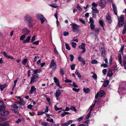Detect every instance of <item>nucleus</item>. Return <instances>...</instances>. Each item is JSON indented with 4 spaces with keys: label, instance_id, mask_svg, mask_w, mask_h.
Listing matches in <instances>:
<instances>
[{
    "label": "nucleus",
    "instance_id": "1",
    "mask_svg": "<svg viewBox=\"0 0 126 126\" xmlns=\"http://www.w3.org/2000/svg\"><path fill=\"white\" fill-rule=\"evenodd\" d=\"M24 20L26 22L27 25L32 27L34 24L33 23V17L29 15H26L24 16Z\"/></svg>",
    "mask_w": 126,
    "mask_h": 126
},
{
    "label": "nucleus",
    "instance_id": "2",
    "mask_svg": "<svg viewBox=\"0 0 126 126\" xmlns=\"http://www.w3.org/2000/svg\"><path fill=\"white\" fill-rule=\"evenodd\" d=\"M118 24L120 27H121L124 25L125 23V20L124 19V16L121 15L120 17L118 16Z\"/></svg>",
    "mask_w": 126,
    "mask_h": 126
},
{
    "label": "nucleus",
    "instance_id": "3",
    "mask_svg": "<svg viewBox=\"0 0 126 126\" xmlns=\"http://www.w3.org/2000/svg\"><path fill=\"white\" fill-rule=\"evenodd\" d=\"M10 109L13 111V112L15 114H17L18 113V111L17 109L18 107L16 104H14L10 106L9 107Z\"/></svg>",
    "mask_w": 126,
    "mask_h": 126
},
{
    "label": "nucleus",
    "instance_id": "4",
    "mask_svg": "<svg viewBox=\"0 0 126 126\" xmlns=\"http://www.w3.org/2000/svg\"><path fill=\"white\" fill-rule=\"evenodd\" d=\"M49 67L52 68V70L54 71L56 68V62L53 59L51 61V63L49 65Z\"/></svg>",
    "mask_w": 126,
    "mask_h": 126
},
{
    "label": "nucleus",
    "instance_id": "5",
    "mask_svg": "<svg viewBox=\"0 0 126 126\" xmlns=\"http://www.w3.org/2000/svg\"><path fill=\"white\" fill-rule=\"evenodd\" d=\"M38 76L36 75H33L31 78L30 83H32L36 82L38 80Z\"/></svg>",
    "mask_w": 126,
    "mask_h": 126
},
{
    "label": "nucleus",
    "instance_id": "6",
    "mask_svg": "<svg viewBox=\"0 0 126 126\" xmlns=\"http://www.w3.org/2000/svg\"><path fill=\"white\" fill-rule=\"evenodd\" d=\"M92 13L93 16L94 17H95V13H98L99 11L95 7H92Z\"/></svg>",
    "mask_w": 126,
    "mask_h": 126
},
{
    "label": "nucleus",
    "instance_id": "7",
    "mask_svg": "<svg viewBox=\"0 0 126 126\" xmlns=\"http://www.w3.org/2000/svg\"><path fill=\"white\" fill-rule=\"evenodd\" d=\"M104 94V92L103 90H101L99 92H98L95 95V98H97L99 95L100 97H102Z\"/></svg>",
    "mask_w": 126,
    "mask_h": 126
},
{
    "label": "nucleus",
    "instance_id": "8",
    "mask_svg": "<svg viewBox=\"0 0 126 126\" xmlns=\"http://www.w3.org/2000/svg\"><path fill=\"white\" fill-rule=\"evenodd\" d=\"M71 25L74 32H76L79 31V30L78 29L79 27L77 25L74 23L72 24Z\"/></svg>",
    "mask_w": 126,
    "mask_h": 126
},
{
    "label": "nucleus",
    "instance_id": "9",
    "mask_svg": "<svg viewBox=\"0 0 126 126\" xmlns=\"http://www.w3.org/2000/svg\"><path fill=\"white\" fill-rule=\"evenodd\" d=\"M85 44L84 43H82L81 45H80L79 46V48L80 49H82V53H83L85 52L86 51L85 47Z\"/></svg>",
    "mask_w": 126,
    "mask_h": 126
},
{
    "label": "nucleus",
    "instance_id": "10",
    "mask_svg": "<svg viewBox=\"0 0 126 126\" xmlns=\"http://www.w3.org/2000/svg\"><path fill=\"white\" fill-rule=\"evenodd\" d=\"M99 5L102 8L104 7L106 5V1L105 0H100L99 3Z\"/></svg>",
    "mask_w": 126,
    "mask_h": 126
},
{
    "label": "nucleus",
    "instance_id": "11",
    "mask_svg": "<svg viewBox=\"0 0 126 126\" xmlns=\"http://www.w3.org/2000/svg\"><path fill=\"white\" fill-rule=\"evenodd\" d=\"M36 89L34 86H32L31 88L29 94H35L36 93Z\"/></svg>",
    "mask_w": 126,
    "mask_h": 126
},
{
    "label": "nucleus",
    "instance_id": "12",
    "mask_svg": "<svg viewBox=\"0 0 126 126\" xmlns=\"http://www.w3.org/2000/svg\"><path fill=\"white\" fill-rule=\"evenodd\" d=\"M1 53L2 54L4 57L6 58L13 59H14V58L13 56H10L8 55L7 53L5 51L1 52Z\"/></svg>",
    "mask_w": 126,
    "mask_h": 126
},
{
    "label": "nucleus",
    "instance_id": "13",
    "mask_svg": "<svg viewBox=\"0 0 126 126\" xmlns=\"http://www.w3.org/2000/svg\"><path fill=\"white\" fill-rule=\"evenodd\" d=\"M112 8L115 14L117 15V9L116 5L114 3L112 4Z\"/></svg>",
    "mask_w": 126,
    "mask_h": 126
},
{
    "label": "nucleus",
    "instance_id": "14",
    "mask_svg": "<svg viewBox=\"0 0 126 126\" xmlns=\"http://www.w3.org/2000/svg\"><path fill=\"white\" fill-rule=\"evenodd\" d=\"M30 32V31L26 28H24L22 30V33L26 36Z\"/></svg>",
    "mask_w": 126,
    "mask_h": 126
},
{
    "label": "nucleus",
    "instance_id": "15",
    "mask_svg": "<svg viewBox=\"0 0 126 126\" xmlns=\"http://www.w3.org/2000/svg\"><path fill=\"white\" fill-rule=\"evenodd\" d=\"M54 82L55 83L57 86H59L60 81L59 79L56 77H54L53 78Z\"/></svg>",
    "mask_w": 126,
    "mask_h": 126
},
{
    "label": "nucleus",
    "instance_id": "16",
    "mask_svg": "<svg viewBox=\"0 0 126 126\" xmlns=\"http://www.w3.org/2000/svg\"><path fill=\"white\" fill-rule=\"evenodd\" d=\"M31 36H28L26 38V39L25 40H24L23 41V43H29L30 42V41L31 40Z\"/></svg>",
    "mask_w": 126,
    "mask_h": 126
},
{
    "label": "nucleus",
    "instance_id": "17",
    "mask_svg": "<svg viewBox=\"0 0 126 126\" xmlns=\"http://www.w3.org/2000/svg\"><path fill=\"white\" fill-rule=\"evenodd\" d=\"M100 51L101 56L103 57H105L106 55L105 49L101 50Z\"/></svg>",
    "mask_w": 126,
    "mask_h": 126
},
{
    "label": "nucleus",
    "instance_id": "18",
    "mask_svg": "<svg viewBox=\"0 0 126 126\" xmlns=\"http://www.w3.org/2000/svg\"><path fill=\"white\" fill-rule=\"evenodd\" d=\"M78 59L79 61L80 62H81V63L83 64L84 65L85 64V61L83 60V58L80 56H79L78 57Z\"/></svg>",
    "mask_w": 126,
    "mask_h": 126
},
{
    "label": "nucleus",
    "instance_id": "19",
    "mask_svg": "<svg viewBox=\"0 0 126 126\" xmlns=\"http://www.w3.org/2000/svg\"><path fill=\"white\" fill-rule=\"evenodd\" d=\"M9 113L8 111H6L0 113V114L1 116H4L8 115Z\"/></svg>",
    "mask_w": 126,
    "mask_h": 126
},
{
    "label": "nucleus",
    "instance_id": "20",
    "mask_svg": "<svg viewBox=\"0 0 126 126\" xmlns=\"http://www.w3.org/2000/svg\"><path fill=\"white\" fill-rule=\"evenodd\" d=\"M107 20L108 22L110 24L111 23L112 21L111 19V17L109 14H108L107 16Z\"/></svg>",
    "mask_w": 126,
    "mask_h": 126
},
{
    "label": "nucleus",
    "instance_id": "21",
    "mask_svg": "<svg viewBox=\"0 0 126 126\" xmlns=\"http://www.w3.org/2000/svg\"><path fill=\"white\" fill-rule=\"evenodd\" d=\"M123 64L125 69H126V56H124L123 58Z\"/></svg>",
    "mask_w": 126,
    "mask_h": 126
},
{
    "label": "nucleus",
    "instance_id": "22",
    "mask_svg": "<svg viewBox=\"0 0 126 126\" xmlns=\"http://www.w3.org/2000/svg\"><path fill=\"white\" fill-rule=\"evenodd\" d=\"M99 49L100 50L105 49L104 44L103 43H100Z\"/></svg>",
    "mask_w": 126,
    "mask_h": 126
},
{
    "label": "nucleus",
    "instance_id": "23",
    "mask_svg": "<svg viewBox=\"0 0 126 126\" xmlns=\"http://www.w3.org/2000/svg\"><path fill=\"white\" fill-rule=\"evenodd\" d=\"M118 58L120 64L121 65H122V62L121 56L120 54H118Z\"/></svg>",
    "mask_w": 126,
    "mask_h": 126
},
{
    "label": "nucleus",
    "instance_id": "24",
    "mask_svg": "<svg viewBox=\"0 0 126 126\" xmlns=\"http://www.w3.org/2000/svg\"><path fill=\"white\" fill-rule=\"evenodd\" d=\"M41 71V69H36L34 70L33 71V73L35 75L37 73H40Z\"/></svg>",
    "mask_w": 126,
    "mask_h": 126
},
{
    "label": "nucleus",
    "instance_id": "25",
    "mask_svg": "<svg viewBox=\"0 0 126 126\" xmlns=\"http://www.w3.org/2000/svg\"><path fill=\"white\" fill-rule=\"evenodd\" d=\"M61 94V92L60 90H56L55 93V95L56 96L59 97Z\"/></svg>",
    "mask_w": 126,
    "mask_h": 126
},
{
    "label": "nucleus",
    "instance_id": "26",
    "mask_svg": "<svg viewBox=\"0 0 126 126\" xmlns=\"http://www.w3.org/2000/svg\"><path fill=\"white\" fill-rule=\"evenodd\" d=\"M83 91L85 93H88L90 92V90L88 88H84L83 89Z\"/></svg>",
    "mask_w": 126,
    "mask_h": 126
},
{
    "label": "nucleus",
    "instance_id": "27",
    "mask_svg": "<svg viewBox=\"0 0 126 126\" xmlns=\"http://www.w3.org/2000/svg\"><path fill=\"white\" fill-rule=\"evenodd\" d=\"M75 74H76L78 76V77L80 79L81 78V76L80 74V73L77 70H76L75 72Z\"/></svg>",
    "mask_w": 126,
    "mask_h": 126
},
{
    "label": "nucleus",
    "instance_id": "28",
    "mask_svg": "<svg viewBox=\"0 0 126 126\" xmlns=\"http://www.w3.org/2000/svg\"><path fill=\"white\" fill-rule=\"evenodd\" d=\"M126 32V23L125 24L124 27L123 29V31L122 32V34H124Z\"/></svg>",
    "mask_w": 126,
    "mask_h": 126
},
{
    "label": "nucleus",
    "instance_id": "29",
    "mask_svg": "<svg viewBox=\"0 0 126 126\" xmlns=\"http://www.w3.org/2000/svg\"><path fill=\"white\" fill-rule=\"evenodd\" d=\"M43 16L41 14H38L36 15L37 18L38 19H40Z\"/></svg>",
    "mask_w": 126,
    "mask_h": 126
},
{
    "label": "nucleus",
    "instance_id": "30",
    "mask_svg": "<svg viewBox=\"0 0 126 126\" xmlns=\"http://www.w3.org/2000/svg\"><path fill=\"white\" fill-rule=\"evenodd\" d=\"M49 5L53 8H56L58 7L57 5L55 3H52L50 4Z\"/></svg>",
    "mask_w": 126,
    "mask_h": 126
},
{
    "label": "nucleus",
    "instance_id": "31",
    "mask_svg": "<svg viewBox=\"0 0 126 126\" xmlns=\"http://www.w3.org/2000/svg\"><path fill=\"white\" fill-rule=\"evenodd\" d=\"M113 75V73L112 71L111 70H109V73L108 74V76L109 77H111Z\"/></svg>",
    "mask_w": 126,
    "mask_h": 126
},
{
    "label": "nucleus",
    "instance_id": "32",
    "mask_svg": "<svg viewBox=\"0 0 126 126\" xmlns=\"http://www.w3.org/2000/svg\"><path fill=\"white\" fill-rule=\"evenodd\" d=\"M19 103L20 104H25V103L24 101V100L23 98H21L19 99Z\"/></svg>",
    "mask_w": 126,
    "mask_h": 126
},
{
    "label": "nucleus",
    "instance_id": "33",
    "mask_svg": "<svg viewBox=\"0 0 126 126\" xmlns=\"http://www.w3.org/2000/svg\"><path fill=\"white\" fill-rule=\"evenodd\" d=\"M109 81L108 80H106L105 81L103 84L104 87H106L109 84Z\"/></svg>",
    "mask_w": 126,
    "mask_h": 126
},
{
    "label": "nucleus",
    "instance_id": "34",
    "mask_svg": "<svg viewBox=\"0 0 126 126\" xmlns=\"http://www.w3.org/2000/svg\"><path fill=\"white\" fill-rule=\"evenodd\" d=\"M41 21V23H43L45 21V20H46V19L43 16L41 18V19H40Z\"/></svg>",
    "mask_w": 126,
    "mask_h": 126
},
{
    "label": "nucleus",
    "instance_id": "35",
    "mask_svg": "<svg viewBox=\"0 0 126 126\" xmlns=\"http://www.w3.org/2000/svg\"><path fill=\"white\" fill-rule=\"evenodd\" d=\"M28 60L27 59H24L22 61V63L24 65H25L26 64V63H27Z\"/></svg>",
    "mask_w": 126,
    "mask_h": 126
},
{
    "label": "nucleus",
    "instance_id": "36",
    "mask_svg": "<svg viewBox=\"0 0 126 126\" xmlns=\"http://www.w3.org/2000/svg\"><path fill=\"white\" fill-rule=\"evenodd\" d=\"M65 44L66 49L69 50H70V48L69 45L66 43H65Z\"/></svg>",
    "mask_w": 126,
    "mask_h": 126
},
{
    "label": "nucleus",
    "instance_id": "37",
    "mask_svg": "<svg viewBox=\"0 0 126 126\" xmlns=\"http://www.w3.org/2000/svg\"><path fill=\"white\" fill-rule=\"evenodd\" d=\"M0 126H9V125L6 123H5L3 124L0 123Z\"/></svg>",
    "mask_w": 126,
    "mask_h": 126
},
{
    "label": "nucleus",
    "instance_id": "38",
    "mask_svg": "<svg viewBox=\"0 0 126 126\" xmlns=\"http://www.w3.org/2000/svg\"><path fill=\"white\" fill-rule=\"evenodd\" d=\"M6 85H2L0 86V90L1 91H2L4 89V88L5 87Z\"/></svg>",
    "mask_w": 126,
    "mask_h": 126
},
{
    "label": "nucleus",
    "instance_id": "39",
    "mask_svg": "<svg viewBox=\"0 0 126 126\" xmlns=\"http://www.w3.org/2000/svg\"><path fill=\"white\" fill-rule=\"evenodd\" d=\"M70 110H72L74 111H77V110L76 109L75 107L73 106H71L70 108Z\"/></svg>",
    "mask_w": 126,
    "mask_h": 126
},
{
    "label": "nucleus",
    "instance_id": "40",
    "mask_svg": "<svg viewBox=\"0 0 126 126\" xmlns=\"http://www.w3.org/2000/svg\"><path fill=\"white\" fill-rule=\"evenodd\" d=\"M94 104H93L91 106H90V108H89V109H90V110L89 112H91L92 111L93 109L94 108Z\"/></svg>",
    "mask_w": 126,
    "mask_h": 126
},
{
    "label": "nucleus",
    "instance_id": "41",
    "mask_svg": "<svg viewBox=\"0 0 126 126\" xmlns=\"http://www.w3.org/2000/svg\"><path fill=\"white\" fill-rule=\"evenodd\" d=\"M71 45L73 48H75L76 46V43L74 42H72L71 43Z\"/></svg>",
    "mask_w": 126,
    "mask_h": 126
},
{
    "label": "nucleus",
    "instance_id": "42",
    "mask_svg": "<svg viewBox=\"0 0 126 126\" xmlns=\"http://www.w3.org/2000/svg\"><path fill=\"white\" fill-rule=\"evenodd\" d=\"M91 63L92 64H94L97 63L98 62L96 60L94 59L92 61Z\"/></svg>",
    "mask_w": 126,
    "mask_h": 126
},
{
    "label": "nucleus",
    "instance_id": "43",
    "mask_svg": "<svg viewBox=\"0 0 126 126\" xmlns=\"http://www.w3.org/2000/svg\"><path fill=\"white\" fill-rule=\"evenodd\" d=\"M26 36L25 35H23L21 36L20 37V40H23L25 38Z\"/></svg>",
    "mask_w": 126,
    "mask_h": 126
},
{
    "label": "nucleus",
    "instance_id": "44",
    "mask_svg": "<svg viewBox=\"0 0 126 126\" xmlns=\"http://www.w3.org/2000/svg\"><path fill=\"white\" fill-rule=\"evenodd\" d=\"M36 37V36L34 35L32 37L31 41V43H33V42L35 40Z\"/></svg>",
    "mask_w": 126,
    "mask_h": 126
},
{
    "label": "nucleus",
    "instance_id": "45",
    "mask_svg": "<svg viewBox=\"0 0 126 126\" xmlns=\"http://www.w3.org/2000/svg\"><path fill=\"white\" fill-rule=\"evenodd\" d=\"M91 112L89 111L88 113L87 114V115L85 117V118L86 119H88L89 118L91 115Z\"/></svg>",
    "mask_w": 126,
    "mask_h": 126
},
{
    "label": "nucleus",
    "instance_id": "46",
    "mask_svg": "<svg viewBox=\"0 0 126 126\" xmlns=\"http://www.w3.org/2000/svg\"><path fill=\"white\" fill-rule=\"evenodd\" d=\"M75 64H72L70 66V67L72 70H74L75 69Z\"/></svg>",
    "mask_w": 126,
    "mask_h": 126
},
{
    "label": "nucleus",
    "instance_id": "47",
    "mask_svg": "<svg viewBox=\"0 0 126 126\" xmlns=\"http://www.w3.org/2000/svg\"><path fill=\"white\" fill-rule=\"evenodd\" d=\"M94 24V23H91L90 24V27L92 30H93L95 27Z\"/></svg>",
    "mask_w": 126,
    "mask_h": 126
},
{
    "label": "nucleus",
    "instance_id": "48",
    "mask_svg": "<svg viewBox=\"0 0 126 126\" xmlns=\"http://www.w3.org/2000/svg\"><path fill=\"white\" fill-rule=\"evenodd\" d=\"M70 60L71 62H72L73 61L74 58V56L73 55L70 54Z\"/></svg>",
    "mask_w": 126,
    "mask_h": 126
},
{
    "label": "nucleus",
    "instance_id": "49",
    "mask_svg": "<svg viewBox=\"0 0 126 126\" xmlns=\"http://www.w3.org/2000/svg\"><path fill=\"white\" fill-rule=\"evenodd\" d=\"M46 120H47V121H48L52 123H53L54 122L52 118H51L50 119L49 118H47V119Z\"/></svg>",
    "mask_w": 126,
    "mask_h": 126
},
{
    "label": "nucleus",
    "instance_id": "50",
    "mask_svg": "<svg viewBox=\"0 0 126 126\" xmlns=\"http://www.w3.org/2000/svg\"><path fill=\"white\" fill-rule=\"evenodd\" d=\"M92 77L94 79H97V76L95 73L93 74V75L92 76Z\"/></svg>",
    "mask_w": 126,
    "mask_h": 126
},
{
    "label": "nucleus",
    "instance_id": "51",
    "mask_svg": "<svg viewBox=\"0 0 126 126\" xmlns=\"http://www.w3.org/2000/svg\"><path fill=\"white\" fill-rule=\"evenodd\" d=\"M72 89L74 91L76 92H78L80 90V89L79 88L77 89L75 88H73Z\"/></svg>",
    "mask_w": 126,
    "mask_h": 126
},
{
    "label": "nucleus",
    "instance_id": "52",
    "mask_svg": "<svg viewBox=\"0 0 126 126\" xmlns=\"http://www.w3.org/2000/svg\"><path fill=\"white\" fill-rule=\"evenodd\" d=\"M1 108H0V111H2L3 110H5V107L4 106H2L1 107Z\"/></svg>",
    "mask_w": 126,
    "mask_h": 126
},
{
    "label": "nucleus",
    "instance_id": "53",
    "mask_svg": "<svg viewBox=\"0 0 126 126\" xmlns=\"http://www.w3.org/2000/svg\"><path fill=\"white\" fill-rule=\"evenodd\" d=\"M99 23L102 27H103L104 26V24L102 21L100 20L99 21Z\"/></svg>",
    "mask_w": 126,
    "mask_h": 126
},
{
    "label": "nucleus",
    "instance_id": "54",
    "mask_svg": "<svg viewBox=\"0 0 126 126\" xmlns=\"http://www.w3.org/2000/svg\"><path fill=\"white\" fill-rule=\"evenodd\" d=\"M72 120H69V121H68L67 122V124L68 126L70 125V124H71V123H72Z\"/></svg>",
    "mask_w": 126,
    "mask_h": 126
},
{
    "label": "nucleus",
    "instance_id": "55",
    "mask_svg": "<svg viewBox=\"0 0 126 126\" xmlns=\"http://www.w3.org/2000/svg\"><path fill=\"white\" fill-rule=\"evenodd\" d=\"M124 49V47H121L120 50L119 52L120 53H122V54H123V51Z\"/></svg>",
    "mask_w": 126,
    "mask_h": 126
},
{
    "label": "nucleus",
    "instance_id": "56",
    "mask_svg": "<svg viewBox=\"0 0 126 126\" xmlns=\"http://www.w3.org/2000/svg\"><path fill=\"white\" fill-rule=\"evenodd\" d=\"M44 113H45V112H44V111H43L42 112H37V115L38 116L41 115H42Z\"/></svg>",
    "mask_w": 126,
    "mask_h": 126
},
{
    "label": "nucleus",
    "instance_id": "57",
    "mask_svg": "<svg viewBox=\"0 0 126 126\" xmlns=\"http://www.w3.org/2000/svg\"><path fill=\"white\" fill-rule=\"evenodd\" d=\"M39 41H37L34 42H33L32 44H35L36 45H38L39 44Z\"/></svg>",
    "mask_w": 126,
    "mask_h": 126
},
{
    "label": "nucleus",
    "instance_id": "58",
    "mask_svg": "<svg viewBox=\"0 0 126 126\" xmlns=\"http://www.w3.org/2000/svg\"><path fill=\"white\" fill-rule=\"evenodd\" d=\"M77 8L80 11H82V9L79 6V5H77Z\"/></svg>",
    "mask_w": 126,
    "mask_h": 126
},
{
    "label": "nucleus",
    "instance_id": "59",
    "mask_svg": "<svg viewBox=\"0 0 126 126\" xmlns=\"http://www.w3.org/2000/svg\"><path fill=\"white\" fill-rule=\"evenodd\" d=\"M39 57L38 56H35L34 57V60L33 61L34 62H34H36V61L37 60V59H39Z\"/></svg>",
    "mask_w": 126,
    "mask_h": 126
},
{
    "label": "nucleus",
    "instance_id": "60",
    "mask_svg": "<svg viewBox=\"0 0 126 126\" xmlns=\"http://www.w3.org/2000/svg\"><path fill=\"white\" fill-rule=\"evenodd\" d=\"M107 72V70L106 69H104L102 71V73L104 75L106 74Z\"/></svg>",
    "mask_w": 126,
    "mask_h": 126
},
{
    "label": "nucleus",
    "instance_id": "61",
    "mask_svg": "<svg viewBox=\"0 0 126 126\" xmlns=\"http://www.w3.org/2000/svg\"><path fill=\"white\" fill-rule=\"evenodd\" d=\"M64 69L63 68L61 69L60 70V73L62 75H63L64 73Z\"/></svg>",
    "mask_w": 126,
    "mask_h": 126
},
{
    "label": "nucleus",
    "instance_id": "62",
    "mask_svg": "<svg viewBox=\"0 0 126 126\" xmlns=\"http://www.w3.org/2000/svg\"><path fill=\"white\" fill-rule=\"evenodd\" d=\"M37 64L38 66H39L41 64L40 60L39 59L38 60V61L37 62Z\"/></svg>",
    "mask_w": 126,
    "mask_h": 126
},
{
    "label": "nucleus",
    "instance_id": "63",
    "mask_svg": "<svg viewBox=\"0 0 126 126\" xmlns=\"http://www.w3.org/2000/svg\"><path fill=\"white\" fill-rule=\"evenodd\" d=\"M101 65V66H103L105 67H107L108 66L107 64L106 63L102 64Z\"/></svg>",
    "mask_w": 126,
    "mask_h": 126
},
{
    "label": "nucleus",
    "instance_id": "64",
    "mask_svg": "<svg viewBox=\"0 0 126 126\" xmlns=\"http://www.w3.org/2000/svg\"><path fill=\"white\" fill-rule=\"evenodd\" d=\"M68 126L67 123H65L62 124L61 125V126Z\"/></svg>",
    "mask_w": 126,
    "mask_h": 126
}]
</instances>
